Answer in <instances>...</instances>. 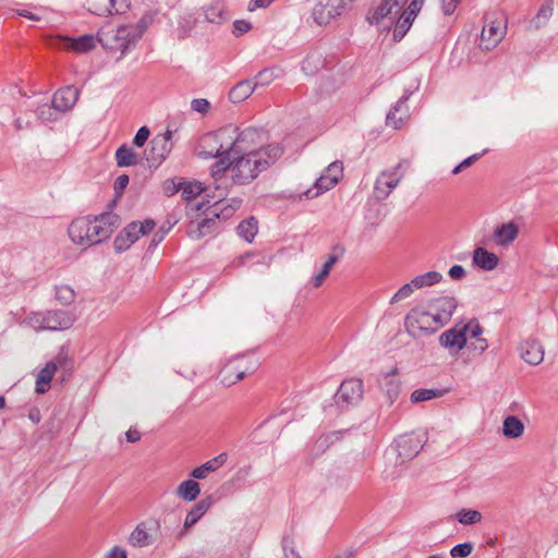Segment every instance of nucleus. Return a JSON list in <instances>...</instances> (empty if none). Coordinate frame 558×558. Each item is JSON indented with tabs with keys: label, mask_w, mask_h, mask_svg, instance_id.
I'll list each match as a JSON object with an SVG mask.
<instances>
[{
	"label": "nucleus",
	"mask_w": 558,
	"mask_h": 558,
	"mask_svg": "<svg viewBox=\"0 0 558 558\" xmlns=\"http://www.w3.org/2000/svg\"><path fill=\"white\" fill-rule=\"evenodd\" d=\"M279 70L275 68H266L259 71L253 80L255 88L258 86L265 87L272 83L278 77Z\"/></svg>",
	"instance_id": "44"
},
{
	"label": "nucleus",
	"mask_w": 558,
	"mask_h": 558,
	"mask_svg": "<svg viewBox=\"0 0 558 558\" xmlns=\"http://www.w3.org/2000/svg\"><path fill=\"white\" fill-rule=\"evenodd\" d=\"M205 19L209 23L220 24L222 21H226V12L223 7L219 2L211 3L210 5L204 9Z\"/></svg>",
	"instance_id": "42"
},
{
	"label": "nucleus",
	"mask_w": 558,
	"mask_h": 558,
	"mask_svg": "<svg viewBox=\"0 0 558 558\" xmlns=\"http://www.w3.org/2000/svg\"><path fill=\"white\" fill-rule=\"evenodd\" d=\"M433 320L432 312L425 311L420 307L412 308L404 318V326L409 335L414 338L418 337L421 332H435V328H429V320Z\"/></svg>",
	"instance_id": "11"
},
{
	"label": "nucleus",
	"mask_w": 558,
	"mask_h": 558,
	"mask_svg": "<svg viewBox=\"0 0 558 558\" xmlns=\"http://www.w3.org/2000/svg\"><path fill=\"white\" fill-rule=\"evenodd\" d=\"M218 219L214 216L206 217L198 221L196 225L191 223L189 227V235L192 239L199 240L206 235H209L218 230Z\"/></svg>",
	"instance_id": "24"
},
{
	"label": "nucleus",
	"mask_w": 558,
	"mask_h": 558,
	"mask_svg": "<svg viewBox=\"0 0 558 558\" xmlns=\"http://www.w3.org/2000/svg\"><path fill=\"white\" fill-rule=\"evenodd\" d=\"M415 290L413 282L403 284L391 298L390 303H397L401 300L409 298Z\"/></svg>",
	"instance_id": "54"
},
{
	"label": "nucleus",
	"mask_w": 558,
	"mask_h": 558,
	"mask_svg": "<svg viewBox=\"0 0 558 558\" xmlns=\"http://www.w3.org/2000/svg\"><path fill=\"white\" fill-rule=\"evenodd\" d=\"M457 306V300L453 296L448 295L430 299L427 303V307L433 315V322L439 324L440 326L449 323Z\"/></svg>",
	"instance_id": "10"
},
{
	"label": "nucleus",
	"mask_w": 558,
	"mask_h": 558,
	"mask_svg": "<svg viewBox=\"0 0 558 558\" xmlns=\"http://www.w3.org/2000/svg\"><path fill=\"white\" fill-rule=\"evenodd\" d=\"M332 254H330L325 262L324 266L327 267L329 270H331L332 266L341 258L344 250L340 246H333L332 247Z\"/></svg>",
	"instance_id": "59"
},
{
	"label": "nucleus",
	"mask_w": 558,
	"mask_h": 558,
	"mask_svg": "<svg viewBox=\"0 0 558 558\" xmlns=\"http://www.w3.org/2000/svg\"><path fill=\"white\" fill-rule=\"evenodd\" d=\"M120 225V217L107 211L98 216L75 218L68 228L70 239L82 246L99 244L110 238Z\"/></svg>",
	"instance_id": "2"
},
{
	"label": "nucleus",
	"mask_w": 558,
	"mask_h": 558,
	"mask_svg": "<svg viewBox=\"0 0 558 558\" xmlns=\"http://www.w3.org/2000/svg\"><path fill=\"white\" fill-rule=\"evenodd\" d=\"M109 7L104 10V12H95L97 15H102L104 13L108 14H123L130 8L129 0H108Z\"/></svg>",
	"instance_id": "50"
},
{
	"label": "nucleus",
	"mask_w": 558,
	"mask_h": 558,
	"mask_svg": "<svg viewBox=\"0 0 558 558\" xmlns=\"http://www.w3.org/2000/svg\"><path fill=\"white\" fill-rule=\"evenodd\" d=\"M258 232V220L251 216L242 220L236 227V234L245 240L247 243H252Z\"/></svg>",
	"instance_id": "32"
},
{
	"label": "nucleus",
	"mask_w": 558,
	"mask_h": 558,
	"mask_svg": "<svg viewBox=\"0 0 558 558\" xmlns=\"http://www.w3.org/2000/svg\"><path fill=\"white\" fill-rule=\"evenodd\" d=\"M214 500L211 496H207L206 498H203L198 500L192 509L187 512L185 521H184V529L187 530L195 525L203 517L204 514L209 510V508L213 506Z\"/></svg>",
	"instance_id": "23"
},
{
	"label": "nucleus",
	"mask_w": 558,
	"mask_h": 558,
	"mask_svg": "<svg viewBox=\"0 0 558 558\" xmlns=\"http://www.w3.org/2000/svg\"><path fill=\"white\" fill-rule=\"evenodd\" d=\"M469 348L477 354H482L488 348V343L486 339L480 337L475 338V341L471 342Z\"/></svg>",
	"instance_id": "63"
},
{
	"label": "nucleus",
	"mask_w": 558,
	"mask_h": 558,
	"mask_svg": "<svg viewBox=\"0 0 558 558\" xmlns=\"http://www.w3.org/2000/svg\"><path fill=\"white\" fill-rule=\"evenodd\" d=\"M217 158L219 159L211 166V175L216 182L222 178L227 170L231 171L232 167V157L222 155Z\"/></svg>",
	"instance_id": "43"
},
{
	"label": "nucleus",
	"mask_w": 558,
	"mask_h": 558,
	"mask_svg": "<svg viewBox=\"0 0 558 558\" xmlns=\"http://www.w3.org/2000/svg\"><path fill=\"white\" fill-rule=\"evenodd\" d=\"M498 263V256L484 247H476L473 252V264L483 270H494Z\"/></svg>",
	"instance_id": "28"
},
{
	"label": "nucleus",
	"mask_w": 558,
	"mask_h": 558,
	"mask_svg": "<svg viewBox=\"0 0 558 558\" xmlns=\"http://www.w3.org/2000/svg\"><path fill=\"white\" fill-rule=\"evenodd\" d=\"M257 369V362L251 355L241 354L230 359L220 369V383L230 387Z\"/></svg>",
	"instance_id": "4"
},
{
	"label": "nucleus",
	"mask_w": 558,
	"mask_h": 558,
	"mask_svg": "<svg viewBox=\"0 0 558 558\" xmlns=\"http://www.w3.org/2000/svg\"><path fill=\"white\" fill-rule=\"evenodd\" d=\"M554 0H545L539 7L536 15L530 21V28L539 29L544 27L553 15Z\"/></svg>",
	"instance_id": "31"
},
{
	"label": "nucleus",
	"mask_w": 558,
	"mask_h": 558,
	"mask_svg": "<svg viewBox=\"0 0 558 558\" xmlns=\"http://www.w3.org/2000/svg\"><path fill=\"white\" fill-rule=\"evenodd\" d=\"M280 144H270L260 147L259 151L238 154L232 158L231 179L233 184L246 185L254 181L260 172L267 170L283 154Z\"/></svg>",
	"instance_id": "1"
},
{
	"label": "nucleus",
	"mask_w": 558,
	"mask_h": 558,
	"mask_svg": "<svg viewBox=\"0 0 558 558\" xmlns=\"http://www.w3.org/2000/svg\"><path fill=\"white\" fill-rule=\"evenodd\" d=\"M442 279V275L436 270H430L425 274L418 275L412 279L413 286L415 289H422L426 287H432Z\"/></svg>",
	"instance_id": "40"
},
{
	"label": "nucleus",
	"mask_w": 558,
	"mask_h": 558,
	"mask_svg": "<svg viewBox=\"0 0 558 558\" xmlns=\"http://www.w3.org/2000/svg\"><path fill=\"white\" fill-rule=\"evenodd\" d=\"M461 328H465L466 339L470 338H480L483 333V327L476 319L470 320L468 324H464Z\"/></svg>",
	"instance_id": "55"
},
{
	"label": "nucleus",
	"mask_w": 558,
	"mask_h": 558,
	"mask_svg": "<svg viewBox=\"0 0 558 558\" xmlns=\"http://www.w3.org/2000/svg\"><path fill=\"white\" fill-rule=\"evenodd\" d=\"M401 162H399L392 171H384L376 179L374 186V196L377 201L386 199L393 189H396L401 180V175L397 173L400 169Z\"/></svg>",
	"instance_id": "14"
},
{
	"label": "nucleus",
	"mask_w": 558,
	"mask_h": 558,
	"mask_svg": "<svg viewBox=\"0 0 558 558\" xmlns=\"http://www.w3.org/2000/svg\"><path fill=\"white\" fill-rule=\"evenodd\" d=\"M130 182V178L128 174H121L119 175L113 183L114 192L120 195L128 186Z\"/></svg>",
	"instance_id": "62"
},
{
	"label": "nucleus",
	"mask_w": 558,
	"mask_h": 558,
	"mask_svg": "<svg viewBox=\"0 0 558 558\" xmlns=\"http://www.w3.org/2000/svg\"><path fill=\"white\" fill-rule=\"evenodd\" d=\"M456 518L461 524L472 525L482 520V513L477 510L463 508L457 512Z\"/></svg>",
	"instance_id": "46"
},
{
	"label": "nucleus",
	"mask_w": 558,
	"mask_h": 558,
	"mask_svg": "<svg viewBox=\"0 0 558 558\" xmlns=\"http://www.w3.org/2000/svg\"><path fill=\"white\" fill-rule=\"evenodd\" d=\"M98 41L107 50L120 51L118 60H121L137 44L125 25L102 34L98 37Z\"/></svg>",
	"instance_id": "6"
},
{
	"label": "nucleus",
	"mask_w": 558,
	"mask_h": 558,
	"mask_svg": "<svg viewBox=\"0 0 558 558\" xmlns=\"http://www.w3.org/2000/svg\"><path fill=\"white\" fill-rule=\"evenodd\" d=\"M338 182L335 179L329 178L326 173H323L314 183V185L305 191L306 198H314L322 193L331 190Z\"/></svg>",
	"instance_id": "35"
},
{
	"label": "nucleus",
	"mask_w": 558,
	"mask_h": 558,
	"mask_svg": "<svg viewBox=\"0 0 558 558\" xmlns=\"http://www.w3.org/2000/svg\"><path fill=\"white\" fill-rule=\"evenodd\" d=\"M472 550L473 544L471 542H465L453 546L450 549V555L452 558H465L471 555Z\"/></svg>",
	"instance_id": "53"
},
{
	"label": "nucleus",
	"mask_w": 558,
	"mask_h": 558,
	"mask_svg": "<svg viewBox=\"0 0 558 558\" xmlns=\"http://www.w3.org/2000/svg\"><path fill=\"white\" fill-rule=\"evenodd\" d=\"M215 132L205 134L199 142L198 156L205 159L222 156Z\"/></svg>",
	"instance_id": "25"
},
{
	"label": "nucleus",
	"mask_w": 558,
	"mask_h": 558,
	"mask_svg": "<svg viewBox=\"0 0 558 558\" xmlns=\"http://www.w3.org/2000/svg\"><path fill=\"white\" fill-rule=\"evenodd\" d=\"M195 26V19H193L191 15L187 17L182 19V21L179 22V26L177 29V36L180 40H183L187 38L192 32V29Z\"/></svg>",
	"instance_id": "51"
},
{
	"label": "nucleus",
	"mask_w": 558,
	"mask_h": 558,
	"mask_svg": "<svg viewBox=\"0 0 558 558\" xmlns=\"http://www.w3.org/2000/svg\"><path fill=\"white\" fill-rule=\"evenodd\" d=\"M238 154H248L251 151H259L260 147H265L264 143L268 140L267 132L264 128L248 126L238 132Z\"/></svg>",
	"instance_id": "9"
},
{
	"label": "nucleus",
	"mask_w": 558,
	"mask_h": 558,
	"mask_svg": "<svg viewBox=\"0 0 558 558\" xmlns=\"http://www.w3.org/2000/svg\"><path fill=\"white\" fill-rule=\"evenodd\" d=\"M325 173L331 178L335 179L337 182L342 178L343 174V165L341 161H333L331 162L325 170Z\"/></svg>",
	"instance_id": "56"
},
{
	"label": "nucleus",
	"mask_w": 558,
	"mask_h": 558,
	"mask_svg": "<svg viewBox=\"0 0 558 558\" xmlns=\"http://www.w3.org/2000/svg\"><path fill=\"white\" fill-rule=\"evenodd\" d=\"M130 544L137 547L149 545V535L143 524H138L130 535Z\"/></svg>",
	"instance_id": "48"
},
{
	"label": "nucleus",
	"mask_w": 558,
	"mask_h": 558,
	"mask_svg": "<svg viewBox=\"0 0 558 558\" xmlns=\"http://www.w3.org/2000/svg\"><path fill=\"white\" fill-rule=\"evenodd\" d=\"M424 436L416 434L402 435L395 440L396 451L404 462L415 458L424 447Z\"/></svg>",
	"instance_id": "12"
},
{
	"label": "nucleus",
	"mask_w": 558,
	"mask_h": 558,
	"mask_svg": "<svg viewBox=\"0 0 558 558\" xmlns=\"http://www.w3.org/2000/svg\"><path fill=\"white\" fill-rule=\"evenodd\" d=\"M216 190L220 191L217 195L218 199L215 201L207 210H209V214L218 220H228L235 213L234 207L227 204V201L225 199L227 193L225 190H221L219 184L216 185Z\"/></svg>",
	"instance_id": "20"
},
{
	"label": "nucleus",
	"mask_w": 558,
	"mask_h": 558,
	"mask_svg": "<svg viewBox=\"0 0 558 558\" xmlns=\"http://www.w3.org/2000/svg\"><path fill=\"white\" fill-rule=\"evenodd\" d=\"M201 494V485L195 480H185L177 488V495L184 501H194Z\"/></svg>",
	"instance_id": "34"
},
{
	"label": "nucleus",
	"mask_w": 558,
	"mask_h": 558,
	"mask_svg": "<svg viewBox=\"0 0 558 558\" xmlns=\"http://www.w3.org/2000/svg\"><path fill=\"white\" fill-rule=\"evenodd\" d=\"M136 221L129 223L114 239L113 246L118 253L125 252L138 240L136 232Z\"/></svg>",
	"instance_id": "22"
},
{
	"label": "nucleus",
	"mask_w": 558,
	"mask_h": 558,
	"mask_svg": "<svg viewBox=\"0 0 558 558\" xmlns=\"http://www.w3.org/2000/svg\"><path fill=\"white\" fill-rule=\"evenodd\" d=\"M66 48L75 52H87L95 47V37L93 35H82L76 38H64Z\"/></svg>",
	"instance_id": "33"
},
{
	"label": "nucleus",
	"mask_w": 558,
	"mask_h": 558,
	"mask_svg": "<svg viewBox=\"0 0 558 558\" xmlns=\"http://www.w3.org/2000/svg\"><path fill=\"white\" fill-rule=\"evenodd\" d=\"M519 234V227L513 221L498 226L493 234L496 245L506 247L511 244Z\"/></svg>",
	"instance_id": "21"
},
{
	"label": "nucleus",
	"mask_w": 558,
	"mask_h": 558,
	"mask_svg": "<svg viewBox=\"0 0 558 558\" xmlns=\"http://www.w3.org/2000/svg\"><path fill=\"white\" fill-rule=\"evenodd\" d=\"M57 372V364L52 361L48 362L37 375L35 391L44 395L50 389V383Z\"/></svg>",
	"instance_id": "29"
},
{
	"label": "nucleus",
	"mask_w": 558,
	"mask_h": 558,
	"mask_svg": "<svg viewBox=\"0 0 558 558\" xmlns=\"http://www.w3.org/2000/svg\"><path fill=\"white\" fill-rule=\"evenodd\" d=\"M409 0H380L379 3L368 12L367 20L371 24H379L385 17L397 16L403 11Z\"/></svg>",
	"instance_id": "13"
},
{
	"label": "nucleus",
	"mask_w": 558,
	"mask_h": 558,
	"mask_svg": "<svg viewBox=\"0 0 558 558\" xmlns=\"http://www.w3.org/2000/svg\"><path fill=\"white\" fill-rule=\"evenodd\" d=\"M216 137L219 143V147L222 151V155H227L233 158V156L238 155L236 153V144H238V128L233 124H228L219 130L215 131Z\"/></svg>",
	"instance_id": "17"
},
{
	"label": "nucleus",
	"mask_w": 558,
	"mask_h": 558,
	"mask_svg": "<svg viewBox=\"0 0 558 558\" xmlns=\"http://www.w3.org/2000/svg\"><path fill=\"white\" fill-rule=\"evenodd\" d=\"M253 80L247 78L236 83L229 92V99L231 102L238 104L247 99L255 90Z\"/></svg>",
	"instance_id": "30"
},
{
	"label": "nucleus",
	"mask_w": 558,
	"mask_h": 558,
	"mask_svg": "<svg viewBox=\"0 0 558 558\" xmlns=\"http://www.w3.org/2000/svg\"><path fill=\"white\" fill-rule=\"evenodd\" d=\"M150 135V130L144 125V126H141L135 136L133 137V145L136 146V147H143L145 145V143L148 141V137Z\"/></svg>",
	"instance_id": "57"
},
{
	"label": "nucleus",
	"mask_w": 558,
	"mask_h": 558,
	"mask_svg": "<svg viewBox=\"0 0 558 558\" xmlns=\"http://www.w3.org/2000/svg\"><path fill=\"white\" fill-rule=\"evenodd\" d=\"M398 16L399 19L396 23L392 35L395 40L399 41L404 37L414 19H412L409 11H402Z\"/></svg>",
	"instance_id": "41"
},
{
	"label": "nucleus",
	"mask_w": 558,
	"mask_h": 558,
	"mask_svg": "<svg viewBox=\"0 0 558 558\" xmlns=\"http://www.w3.org/2000/svg\"><path fill=\"white\" fill-rule=\"evenodd\" d=\"M396 374L397 369L395 368L386 375L384 383L385 392L390 404H392L397 400L400 393L401 383L399 379L395 377Z\"/></svg>",
	"instance_id": "37"
},
{
	"label": "nucleus",
	"mask_w": 558,
	"mask_h": 558,
	"mask_svg": "<svg viewBox=\"0 0 558 558\" xmlns=\"http://www.w3.org/2000/svg\"><path fill=\"white\" fill-rule=\"evenodd\" d=\"M172 131L159 133L149 142V147L143 151V158L149 168H158L172 150Z\"/></svg>",
	"instance_id": "5"
},
{
	"label": "nucleus",
	"mask_w": 558,
	"mask_h": 558,
	"mask_svg": "<svg viewBox=\"0 0 558 558\" xmlns=\"http://www.w3.org/2000/svg\"><path fill=\"white\" fill-rule=\"evenodd\" d=\"M155 226H156V222L153 219H146V220H144L142 222H137L136 221V229L135 230H136L138 236L146 235V234H148L149 232L153 231Z\"/></svg>",
	"instance_id": "58"
},
{
	"label": "nucleus",
	"mask_w": 558,
	"mask_h": 558,
	"mask_svg": "<svg viewBox=\"0 0 558 558\" xmlns=\"http://www.w3.org/2000/svg\"><path fill=\"white\" fill-rule=\"evenodd\" d=\"M506 26L501 22L492 21L488 25L484 26L481 34L480 48L482 50H490L495 48L498 43L504 38Z\"/></svg>",
	"instance_id": "16"
},
{
	"label": "nucleus",
	"mask_w": 558,
	"mask_h": 558,
	"mask_svg": "<svg viewBox=\"0 0 558 558\" xmlns=\"http://www.w3.org/2000/svg\"><path fill=\"white\" fill-rule=\"evenodd\" d=\"M114 159L119 168H125L138 165L144 158L136 154L129 145L122 144L116 150Z\"/></svg>",
	"instance_id": "27"
},
{
	"label": "nucleus",
	"mask_w": 558,
	"mask_h": 558,
	"mask_svg": "<svg viewBox=\"0 0 558 558\" xmlns=\"http://www.w3.org/2000/svg\"><path fill=\"white\" fill-rule=\"evenodd\" d=\"M203 186L199 182H182L181 197L184 201H192L203 192Z\"/></svg>",
	"instance_id": "47"
},
{
	"label": "nucleus",
	"mask_w": 558,
	"mask_h": 558,
	"mask_svg": "<svg viewBox=\"0 0 558 558\" xmlns=\"http://www.w3.org/2000/svg\"><path fill=\"white\" fill-rule=\"evenodd\" d=\"M153 21V17L148 14L143 15L135 25H125L129 29L131 35L133 36V39L138 41L148 26L150 25Z\"/></svg>",
	"instance_id": "45"
},
{
	"label": "nucleus",
	"mask_w": 558,
	"mask_h": 558,
	"mask_svg": "<svg viewBox=\"0 0 558 558\" xmlns=\"http://www.w3.org/2000/svg\"><path fill=\"white\" fill-rule=\"evenodd\" d=\"M56 299L64 305L71 304L75 299V293L69 286H60L56 289Z\"/></svg>",
	"instance_id": "52"
},
{
	"label": "nucleus",
	"mask_w": 558,
	"mask_h": 558,
	"mask_svg": "<svg viewBox=\"0 0 558 558\" xmlns=\"http://www.w3.org/2000/svg\"><path fill=\"white\" fill-rule=\"evenodd\" d=\"M445 393L444 389H433V388H420L415 389L410 397L412 403H420L428 400H433L436 398L442 397Z\"/></svg>",
	"instance_id": "39"
},
{
	"label": "nucleus",
	"mask_w": 558,
	"mask_h": 558,
	"mask_svg": "<svg viewBox=\"0 0 558 558\" xmlns=\"http://www.w3.org/2000/svg\"><path fill=\"white\" fill-rule=\"evenodd\" d=\"M80 90L74 86L59 88L52 97V104L58 112L71 110L78 100Z\"/></svg>",
	"instance_id": "18"
},
{
	"label": "nucleus",
	"mask_w": 558,
	"mask_h": 558,
	"mask_svg": "<svg viewBox=\"0 0 558 558\" xmlns=\"http://www.w3.org/2000/svg\"><path fill=\"white\" fill-rule=\"evenodd\" d=\"M502 430L507 438H518L523 434L524 425L520 418L510 415L505 418Z\"/></svg>",
	"instance_id": "38"
},
{
	"label": "nucleus",
	"mask_w": 558,
	"mask_h": 558,
	"mask_svg": "<svg viewBox=\"0 0 558 558\" xmlns=\"http://www.w3.org/2000/svg\"><path fill=\"white\" fill-rule=\"evenodd\" d=\"M257 254L255 252H246L238 257H235L232 262V266L233 267H242L244 265H246V263L248 260H251L252 258L256 257Z\"/></svg>",
	"instance_id": "64"
},
{
	"label": "nucleus",
	"mask_w": 558,
	"mask_h": 558,
	"mask_svg": "<svg viewBox=\"0 0 558 558\" xmlns=\"http://www.w3.org/2000/svg\"><path fill=\"white\" fill-rule=\"evenodd\" d=\"M233 34L235 36H241L252 28V24L245 20H235L233 22Z\"/></svg>",
	"instance_id": "61"
},
{
	"label": "nucleus",
	"mask_w": 558,
	"mask_h": 558,
	"mask_svg": "<svg viewBox=\"0 0 558 558\" xmlns=\"http://www.w3.org/2000/svg\"><path fill=\"white\" fill-rule=\"evenodd\" d=\"M520 356L531 365H538L544 360V348L539 341L529 339L519 345Z\"/></svg>",
	"instance_id": "19"
},
{
	"label": "nucleus",
	"mask_w": 558,
	"mask_h": 558,
	"mask_svg": "<svg viewBox=\"0 0 558 558\" xmlns=\"http://www.w3.org/2000/svg\"><path fill=\"white\" fill-rule=\"evenodd\" d=\"M364 384L359 378L343 380L333 396L335 403L341 410L356 405L363 398Z\"/></svg>",
	"instance_id": "8"
},
{
	"label": "nucleus",
	"mask_w": 558,
	"mask_h": 558,
	"mask_svg": "<svg viewBox=\"0 0 558 558\" xmlns=\"http://www.w3.org/2000/svg\"><path fill=\"white\" fill-rule=\"evenodd\" d=\"M413 94L410 89H404L403 95L400 97V99L391 107L389 112L386 117V123L388 125H393L395 129H399L402 124V119H396V113L400 112L402 110V107L405 105V102L409 100L411 95Z\"/></svg>",
	"instance_id": "36"
},
{
	"label": "nucleus",
	"mask_w": 558,
	"mask_h": 558,
	"mask_svg": "<svg viewBox=\"0 0 558 558\" xmlns=\"http://www.w3.org/2000/svg\"><path fill=\"white\" fill-rule=\"evenodd\" d=\"M191 108L196 112L206 113L210 108V104L205 98H196L192 100Z\"/></svg>",
	"instance_id": "60"
},
{
	"label": "nucleus",
	"mask_w": 558,
	"mask_h": 558,
	"mask_svg": "<svg viewBox=\"0 0 558 558\" xmlns=\"http://www.w3.org/2000/svg\"><path fill=\"white\" fill-rule=\"evenodd\" d=\"M57 112L52 102L51 105L43 104L36 109V116L43 122L56 121L58 119Z\"/></svg>",
	"instance_id": "49"
},
{
	"label": "nucleus",
	"mask_w": 558,
	"mask_h": 558,
	"mask_svg": "<svg viewBox=\"0 0 558 558\" xmlns=\"http://www.w3.org/2000/svg\"><path fill=\"white\" fill-rule=\"evenodd\" d=\"M75 314L71 311L56 310L46 312H32L26 318L25 323L37 330H65L69 329L75 322Z\"/></svg>",
	"instance_id": "3"
},
{
	"label": "nucleus",
	"mask_w": 558,
	"mask_h": 558,
	"mask_svg": "<svg viewBox=\"0 0 558 558\" xmlns=\"http://www.w3.org/2000/svg\"><path fill=\"white\" fill-rule=\"evenodd\" d=\"M439 344L447 349L451 355H457L468 344L465 328L456 326L444 331L439 336Z\"/></svg>",
	"instance_id": "15"
},
{
	"label": "nucleus",
	"mask_w": 558,
	"mask_h": 558,
	"mask_svg": "<svg viewBox=\"0 0 558 558\" xmlns=\"http://www.w3.org/2000/svg\"><path fill=\"white\" fill-rule=\"evenodd\" d=\"M354 0H320L315 4L312 16L318 25H327L347 12Z\"/></svg>",
	"instance_id": "7"
},
{
	"label": "nucleus",
	"mask_w": 558,
	"mask_h": 558,
	"mask_svg": "<svg viewBox=\"0 0 558 558\" xmlns=\"http://www.w3.org/2000/svg\"><path fill=\"white\" fill-rule=\"evenodd\" d=\"M227 458H228V456H227L226 452H222V453L216 456L215 458L206 461L202 465L195 468L191 472V476L193 478H195V480H204V478H206V476L209 473L215 472L220 466H222L226 463Z\"/></svg>",
	"instance_id": "26"
}]
</instances>
